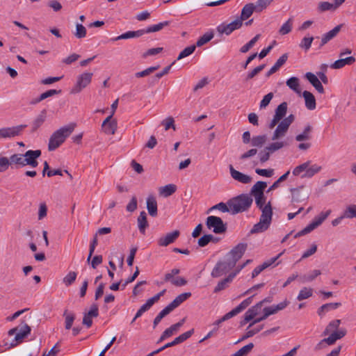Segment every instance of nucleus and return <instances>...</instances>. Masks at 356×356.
Returning <instances> with one entry per match:
<instances>
[{
	"label": "nucleus",
	"instance_id": "nucleus-1",
	"mask_svg": "<svg viewBox=\"0 0 356 356\" xmlns=\"http://www.w3.org/2000/svg\"><path fill=\"white\" fill-rule=\"evenodd\" d=\"M75 127L76 124L74 123H70L68 125L64 126L54 131L50 136L49 140V151H54L58 148L65 141L66 138L73 132Z\"/></svg>",
	"mask_w": 356,
	"mask_h": 356
},
{
	"label": "nucleus",
	"instance_id": "nucleus-2",
	"mask_svg": "<svg viewBox=\"0 0 356 356\" xmlns=\"http://www.w3.org/2000/svg\"><path fill=\"white\" fill-rule=\"evenodd\" d=\"M253 202L252 198L248 194H241L230 199L227 204L232 214H236L247 211Z\"/></svg>",
	"mask_w": 356,
	"mask_h": 356
},
{
	"label": "nucleus",
	"instance_id": "nucleus-3",
	"mask_svg": "<svg viewBox=\"0 0 356 356\" xmlns=\"http://www.w3.org/2000/svg\"><path fill=\"white\" fill-rule=\"evenodd\" d=\"M206 225L208 229L213 230L216 234H224L227 231V224L224 223L222 220L218 216H210L206 220Z\"/></svg>",
	"mask_w": 356,
	"mask_h": 356
},
{
	"label": "nucleus",
	"instance_id": "nucleus-4",
	"mask_svg": "<svg viewBox=\"0 0 356 356\" xmlns=\"http://www.w3.org/2000/svg\"><path fill=\"white\" fill-rule=\"evenodd\" d=\"M235 266L234 263L225 257L224 261H219L213 268L211 275L213 277H219L228 273Z\"/></svg>",
	"mask_w": 356,
	"mask_h": 356
},
{
	"label": "nucleus",
	"instance_id": "nucleus-5",
	"mask_svg": "<svg viewBox=\"0 0 356 356\" xmlns=\"http://www.w3.org/2000/svg\"><path fill=\"white\" fill-rule=\"evenodd\" d=\"M248 247L245 243H240L234 247L227 254L226 257L229 261L234 263L236 266V262L243 257Z\"/></svg>",
	"mask_w": 356,
	"mask_h": 356
},
{
	"label": "nucleus",
	"instance_id": "nucleus-6",
	"mask_svg": "<svg viewBox=\"0 0 356 356\" xmlns=\"http://www.w3.org/2000/svg\"><path fill=\"white\" fill-rule=\"evenodd\" d=\"M243 26V22L236 18L229 24L222 23L216 28L219 34H225L226 35H230L235 30H238Z\"/></svg>",
	"mask_w": 356,
	"mask_h": 356
},
{
	"label": "nucleus",
	"instance_id": "nucleus-7",
	"mask_svg": "<svg viewBox=\"0 0 356 356\" xmlns=\"http://www.w3.org/2000/svg\"><path fill=\"white\" fill-rule=\"evenodd\" d=\"M26 127V124H20L15 127L1 128L0 129V138H11L19 136Z\"/></svg>",
	"mask_w": 356,
	"mask_h": 356
},
{
	"label": "nucleus",
	"instance_id": "nucleus-8",
	"mask_svg": "<svg viewBox=\"0 0 356 356\" xmlns=\"http://www.w3.org/2000/svg\"><path fill=\"white\" fill-rule=\"evenodd\" d=\"M93 74L91 72H84L79 76L76 86L72 90V93H79L85 88L92 80Z\"/></svg>",
	"mask_w": 356,
	"mask_h": 356
},
{
	"label": "nucleus",
	"instance_id": "nucleus-9",
	"mask_svg": "<svg viewBox=\"0 0 356 356\" xmlns=\"http://www.w3.org/2000/svg\"><path fill=\"white\" fill-rule=\"evenodd\" d=\"M99 316V309L97 304H92L90 306V310L84 313L82 323L88 328L90 327L92 325V318Z\"/></svg>",
	"mask_w": 356,
	"mask_h": 356
},
{
	"label": "nucleus",
	"instance_id": "nucleus-10",
	"mask_svg": "<svg viewBox=\"0 0 356 356\" xmlns=\"http://www.w3.org/2000/svg\"><path fill=\"white\" fill-rule=\"evenodd\" d=\"M289 125L283 120H281L273 132L271 140H276L284 137L287 133Z\"/></svg>",
	"mask_w": 356,
	"mask_h": 356
},
{
	"label": "nucleus",
	"instance_id": "nucleus-11",
	"mask_svg": "<svg viewBox=\"0 0 356 356\" xmlns=\"http://www.w3.org/2000/svg\"><path fill=\"white\" fill-rule=\"evenodd\" d=\"M229 172L231 177L236 181L241 182L242 184H249L252 181V177L248 175H245L234 168V167L230 165Z\"/></svg>",
	"mask_w": 356,
	"mask_h": 356
},
{
	"label": "nucleus",
	"instance_id": "nucleus-12",
	"mask_svg": "<svg viewBox=\"0 0 356 356\" xmlns=\"http://www.w3.org/2000/svg\"><path fill=\"white\" fill-rule=\"evenodd\" d=\"M31 327L24 321H22L18 326V332L15 337V341L21 342L23 339L26 338L31 333Z\"/></svg>",
	"mask_w": 356,
	"mask_h": 356
},
{
	"label": "nucleus",
	"instance_id": "nucleus-13",
	"mask_svg": "<svg viewBox=\"0 0 356 356\" xmlns=\"http://www.w3.org/2000/svg\"><path fill=\"white\" fill-rule=\"evenodd\" d=\"M10 165L12 168H19L26 165L24 154H14L9 158Z\"/></svg>",
	"mask_w": 356,
	"mask_h": 356
},
{
	"label": "nucleus",
	"instance_id": "nucleus-14",
	"mask_svg": "<svg viewBox=\"0 0 356 356\" xmlns=\"http://www.w3.org/2000/svg\"><path fill=\"white\" fill-rule=\"evenodd\" d=\"M179 230H175L172 232L168 233L165 236L161 237L158 240V244L160 246H167L172 243L179 236Z\"/></svg>",
	"mask_w": 356,
	"mask_h": 356
},
{
	"label": "nucleus",
	"instance_id": "nucleus-15",
	"mask_svg": "<svg viewBox=\"0 0 356 356\" xmlns=\"http://www.w3.org/2000/svg\"><path fill=\"white\" fill-rule=\"evenodd\" d=\"M342 24L337 25L333 29L328 31L327 33L323 34L322 35L321 42L319 46V48H321L325 44H327L330 40L333 39L340 31Z\"/></svg>",
	"mask_w": 356,
	"mask_h": 356
},
{
	"label": "nucleus",
	"instance_id": "nucleus-16",
	"mask_svg": "<svg viewBox=\"0 0 356 356\" xmlns=\"http://www.w3.org/2000/svg\"><path fill=\"white\" fill-rule=\"evenodd\" d=\"M305 77L319 93L323 94L325 92L324 88L321 81L315 74L312 72H307Z\"/></svg>",
	"mask_w": 356,
	"mask_h": 356
},
{
	"label": "nucleus",
	"instance_id": "nucleus-17",
	"mask_svg": "<svg viewBox=\"0 0 356 356\" xmlns=\"http://www.w3.org/2000/svg\"><path fill=\"white\" fill-rule=\"evenodd\" d=\"M346 334V330L345 328L333 331L328 337L324 339L323 341H326L329 346L333 345L337 340L343 338Z\"/></svg>",
	"mask_w": 356,
	"mask_h": 356
},
{
	"label": "nucleus",
	"instance_id": "nucleus-18",
	"mask_svg": "<svg viewBox=\"0 0 356 356\" xmlns=\"http://www.w3.org/2000/svg\"><path fill=\"white\" fill-rule=\"evenodd\" d=\"M254 11L257 12V8L254 3H250L245 4L242 8L240 17L237 18L243 22L248 19L252 15Z\"/></svg>",
	"mask_w": 356,
	"mask_h": 356
},
{
	"label": "nucleus",
	"instance_id": "nucleus-19",
	"mask_svg": "<svg viewBox=\"0 0 356 356\" xmlns=\"http://www.w3.org/2000/svg\"><path fill=\"white\" fill-rule=\"evenodd\" d=\"M267 186V184L265 181H259L252 187L250 190V195H252L254 197L258 196H263L264 195V191Z\"/></svg>",
	"mask_w": 356,
	"mask_h": 356
},
{
	"label": "nucleus",
	"instance_id": "nucleus-20",
	"mask_svg": "<svg viewBox=\"0 0 356 356\" xmlns=\"http://www.w3.org/2000/svg\"><path fill=\"white\" fill-rule=\"evenodd\" d=\"M355 62V58L354 56H349L347 58H340L339 60L334 61L330 67L332 69H341L345 65H350Z\"/></svg>",
	"mask_w": 356,
	"mask_h": 356
},
{
	"label": "nucleus",
	"instance_id": "nucleus-21",
	"mask_svg": "<svg viewBox=\"0 0 356 356\" xmlns=\"http://www.w3.org/2000/svg\"><path fill=\"white\" fill-rule=\"evenodd\" d=\"M236 275V273L232 272L226 278L220 281L214 288L213 293H218L225 289L228 286V284L232 282Z\"/></svg>",
	"mask_w": 356,
	"mask_h": 356
},
{
	"label": "nucleus",
	"instance_id": "nucleus-22",
	"mask_svg": "<svg viewBox=\"0 0 356 356\" xmlns=\"http://www.w3.org/2000/svg\"><path fill=\"white\" fill-rule=\"evenodd\" d=\"M143 31L142 29L137 30V31H129L124 33H122L116 38H111V40L115 42L120 40H127L129 38H139L142 35H143Z\"/></svg>",
	"mask_w": 356,
	"mask_h": 356
},
{
	"label": "nucleus",
	"instance_id": "nucleus-23",
	"mask_svg": "<svg viewBox=\"0 0 356 356\" xmlns=\"http://www.w3.org/2000/svg\"><path fill=\"white\" fill-rule=\"evenodd\" d=\"M191 296V292L181 293L177 296L169 305H168V306L173 311Z\"/></svg>",
	"mask_w": 356,
	"mask_h": 356
},
{
	"label": "nucleus",
	"instance_id": "nucleus-24",
	"mask_svg": "<svg viewBox=\"0 0 356 356\" xmlns=\"http://www.w3.org/2000/svg\"><path fill=\"white\" fill-rule=\"evenodd\" d=\"M261 210V215L260 216V220L268 223L270 225L272 220L273 216V210L271 207L270 202H268L263 209H260Z\"/></svg>",
	"mask_w": 356,
	"mask_h": 356
},
{
	"label": "nucleus",
	"instance_id": "nucleus-25",
	"mask_svg": "<svg viewBox=\"0 0 356 356\" xmlns=\"http://www.w3.org/2000/svg\"><path fill=\"white\" fill-rule=\"evenodd\" d=\"M193 333H194V329H191V330L181 334L179 337H176L172 341L166 343V346L172 347V346H176L179 343H181L185 341L186 340H187L188 338H190Z\"/></svg>",
	"mask_w": 356,
	"mask_h": 356
},
{
	"label": "nucleus",
	"instance_id": "nucleus-26",
	"mask_svg": "<svg viewBox=\"0 0 356 356\" xmlns=\"http://www.w3.org/2000/svg\"><path fill=\"white\" fill-rule=\"evenodd\" d=\"M47 118V111L43 109L32 122V132L37 131L44 122Z\"/></svg>",
	"mask_w": 356,
	"mask_h": 356
},
{
	"label": "nucleus",
	"instance_id": "nucleus-27",
	"mask_svg": "<svg viewBox=\"0 0 356 356\" xmlns=\"http://www.w3.org/2000/svg\"><path fill=\"white\" fill-rule=\"evenodd\" d=\"M147 209L149 214L156 217L158 214L157 202L154 197L149 196L147 199Z\"/></svg>",
	"mask_w": 356,
	"mask_h": 356
},
{
	"label": "nucleus",
	"instance_id": "nucleus-28",
	"mask_svg": "<svg viewBox=\"0 0 356 356\" xmlns=\"http://www.w3.org/2000/svg\"><path fill=\"white\" fill-rule=\"evenodd\" d=\"M302 97L305 101V106L309 110H314L316 108V99L312 92L305 90L302 92Z\"/></svg>",
	"mask_w": 356,
	"mask_h": 356
},
{
	"label": "nucleus",
	"instance_id": "nucleus-29",
	"mask_svg": "<svg viewBox=\"0 0 356 356\" xmlns=\"http://www.w3.org/2000/svg\"><path fill=\"white\" fill-rule=\"evenodd\" d=\"M261 309V303H257L254 306L248 309L245 313V322H249L259 314Z\"/></svg>",
	"mask_w": 356,
	"mask_h": 356
},
{
	"label": "nucleus",
	"instance_id": "nucleus-30",
	"mask_svg": "<svg viewBox=\"0 0 356 356\" xmlns=\"http://www.w3.org/2000/svg\"><path fill=\"white\" fill-rule=\"evenodd\" d=\"M138 227L141 234H145L146 228L148 227V222L147 220V213L143 211L140 213L139 216L137 219Z\"/></svg>",
	"mask_w": 356,
	"mask_h": 356
},
{
	"label": "nucleus",
	"instance_id": "nucleus-31",
	"mask_svg": "<svg viewBox=\"0 0 356 356\" xmlns=\"http://www.w3.org/2000/svg\"><path fill=\"white\" fill-rule=\"evenodd\" d=\"M341 305V302H330V303H326L323 305L321 307H320L318 309V314L320 316H323L326 312L332 310L336 309L338 307H339Z\"/></svg>",
	"mask_w": 356,
	"mask_h": 356
},
{
	"label": "nucleus",
	"instance_id": "nucleus-32",
	"mask_svg": "<svg viewBox=\"0 0 356 356\" xmlns=\"http://www.w3.org/2000/svg\"><path fill=\"white\" fill-rule=\"evenodd\" d=\"M170 24L169 21H165L160 22L157 24H154L152 26H148L146 29H143L142 31H143V35L145 33H149L153 32H157L163 29L165 26H167Z\"/></svg>",
	"mask_w": 356,
	"mask_h": 356
},
{
	"label": "nucleus",
	"instance_id": "nucleus-33",
	"mask_svg": "<svg viewBox=\"0 0 356 356\" xmlns=\"http://www.w3.org/2000/svg\"><path fill=\"white\" fill-rule=\"evenodd\" d=\"M312 129H313V127L310 124L306 125L303 131L301 134H298L296 136V140L300 142V141L310 140L312 138L310 134L312 131Z\"/></svg>",
	"mask_w": 356,
	"mask_h": 356
},
{
	"label": "nucleus",
	"instance_id": "nucleus-34",
	"mask_svg": "<svg viewBox=\"0 0 356 356\" xmlns=\"http://www.w3.org/2000/svg\"><path fill=\"white\" fill-rule=\"evenodd\" d=\"M41 154L42 152L40 149L26 151L24 154L26 165H28V163H31V161L38 159L41 156Z\"/></svg>",
	"mask_w": 356,
	"mask_h": 356
},
{
	"label": "nucleus",
	"instance_id": "nucleus-35",
	"mask_svg": "<svg viewBox=\"0 0 356 356\" xmlns=\"http://www.w3.org/2000/svg\"><path fill=\"white\" fill-rule=\"evenodd\" d=\"M286 86L291 90H293L297 94H300V83H299V79L293 76L289 78L286 82Z\"/></svg>",
	"mask_w": 356,
	"mask_h": 356
},
{
	"label": "nucleus",
	"instance_id": "nucleus-36",
	"mask_svg": "<svg viewBox=\"0 0 356 356\" xmlns=\"http://www.w3.org/2000/svg\"><path fill=\"white\" fill-rule=\"evenodd\" d=\"M63 316L65 317V328L70 330L75 320V314L73 312H68L67 309L64 311Z\"/></svg>",
	"mask_w": 356,
	"mask_h": 356
},
{
	"label": "nucleus",
	"instance_id": "nucleus-37",
	"mask_svg": "<svg viewBox=\"0 0 356 356\" xmlns=\"http://www.w3.org/2000/svg\"><path fill=\"white\" fill-rule=\"evenodd\" d=\"M288 104L286 102L281 103L275 108L274 116L280 120H282L287 112Z\"/></svg>",
	"mask_w": 356,
	"mask_h": 356
},
{
	"label": "nucleus",
	"instance_id": "nucleus-38",
	"mask_svg": "<svg viewBox=\"0 0 356 356\" xmlns=\"http://www.w3.org/2000/svg\"><path fill=\"white\" fill-rule=\"evenodd\" d=\"M252 298L253 296L246 298L243 302H241L237 307L231 310L234 314V316L237 315L243 310H244L246 307H248L252 303Z\"/></svg>",
	"mask_w": 356,
	"mask_h": 356
},
{
	"label": "nucleus",
	"instance_id": "nucleus-39",
	"mask_svg": "<svg viewBox=\"0 0 356 356\" xmlns=\"http://www.w3.org/2000/svg\"><path fill=\"white\" fill-rule=\"evenodd\" d=\"M266 141L267 136L266 134L253 136L251 140V145L255 147H261Z\"/></svg>",
	"mask_w": 356,
	"mask_h": 356
},
{
	"label": "nucleus",
	"instance_id": "nucleus-40",
	"mask_svg": "<svg viewBox=\"0 0 356 356\" xmlns=\"http://www.w3.org/2000/svg\"><path fill=\"white\" fill-rule=\"evenodd\" d=\"M270 224L259 219V222L255 224L250 230L251 234L263 232L268 229Z\"/></svg>",
	"mask_w": 356,
	"mask_h": 356
},
{
	"label": "nucleus",
	"instance_id": "nucleus-41",
	"mask_svg": "<svg viewBox=\"0 0 356 356\" xmlns=\"http://www.w3.org/2000/svg\"><path fill=\"white\" fill-rule=\"evenodd\" d=\"M171 312H172V310L168 305L162 309L154 319L153 327L155 328L161 322V319L169 314Z\"/></svg>",
	"mask_w": 356,
	"mask_h": 356
},
{
	"label": "nucleus",
	"instance_id": "nucleus-42",
	"mask_svg": "<svg viewBox=\"0 0 356 356\" xmlns=\"http://www.w3.org/2000/svg\"><path fill=\"white\" fill-rule=\"evenodd\" d=\"M341 324V320L337 319L332 321L329 323V324L325 327V330L323 332V335L326 336L329 334L330 332L335 331L334 330H337Z\"/></svg>",
	"mask_w": 356,
	"mask_h": 356
},
{
	"label": "nucleus",
	"instance_id": "nucleus-43",
	"mask_svg": "<svg viewBox=\"0 0 356 356\" xmlns=\"http://www.w3.org/2000/svg\"><path fill=\"white\" fill-rule=\"evenodd\" d=\"M321 170V167L317 165H313L311 167H308L306 169V171L305 173L301 176L302 178H311L315 174L320 172Z\"/></svg>",
	"mask_w": 356,
	"mask_h": 356
},
{
	"label": "nucleus",
	"instance_id": "nucleus-44",
	"mask_svg": "<svg viewBox=\"0 0 356 356\" xmlns=\"http://www.w3.org/2000/svg\"><path fill=\"white\" fill-rule=\"evenodd\" d=\"M176 191L177 186L173 184H167L160 189L161 193L164 197H169L172 195Z\"/></svg>",
	"mask_w": 356,
	"mask_h": 356
},
{
	"label": "nucleus",
	"instance_id": "nucleus-45",
	"mask_svg": "<svg viewBox=\"0 0 356 356\" xmlns=\"http://www.w3.org/2000/svg\"><path fill=\"white\" fill-rule=\"evenodd\" d=\"M213 36H214V34H213V31H209V32L205 33L203 35H202L197 40L195 46L202 47V45H204V44L207 43L211 40H212Z\"/></svg>",
	"mask_w": 356,
	"mask_h": 356
},
{
	"label": "nucleus",
	"instance_id": "nucleus-46",
	"mask_svg": "<svg viewBox=\"0 0 356 356\" xmlns=\"http://www.w3.org/2000/svg\"><path fill=\"white\" fill-rule=\"evenodd\" d=\"M118 128L117 120L113 119L111 123L107 124L105 127H102V129L106 134L113 135Z\"/></svg>",
	"mask_w": 356,
	"mask_h": 356
},
{
	"label": "nucleus",
	"instance_id": "nucleus-47",
	"mask_svg": "<svg viewBox=\"0 0 356 356\" xmlns=\"http://www.w3.org/2000/svg\"><path fill=\"white\" fill-rule=\"evenodd\" d=\"M321 271L319 270H314L309 275H304L299 277L300 281L302 283L312 282L313 281L317 276L321 275Z\"/></svg>",
	"mask_w": 356,
	"mask_h": 356
},
{
	"label": "nucleus",
	"instance_id": "nucleus-48",
	"mask_svg": "<svg viewBox=\"0 0 356 356\" xmlns=\"http://www.w3.org/2000/svg\"><path fill=\"white\" fill-rule=\"evenodd\" d=\"M318 225L316 224V222L313 220L311 223H309L307 226H306L303 229L298 232L295 236L294 238H297L301 236H303L305 234H307L312 231H313L314 229H316Z\"/></svg>",
	"mask_w": 356,
	"mask_h": 356
},
{
	"label": "nucleus",
	"instance_id": "nucleus-49",
	"mask_svg": "<svg viewBox=\"0 0 356 356\" xmlns=\"http://www.w3.org/2000/svg\"><path fill=\"white\" fill-rule=\"evenodd\" d=\"M77 273L74 271H70L63 279V282L66 286L72 285L76 279Z\"/></svg>",
	"mask_w": 356,
	"mask_h": 356
},
{
	"label": "nucleus",
	"instance_id": "nucleus-50",
	"mask_svg": "<svg viewBox=\"0 0 356 356\" xmlns=\"http://www.w3.org/2000/svg\"><path fill=\"white\" fill-rule=\"evenodd\" d=\"M314 37L312 36H310V37H304L300 44H299V47L304 49L305 51H308L311 46H312V42L314 40Z\"/></svg>",
	"mask_w": 356,
	"mask_h": 356
},
{
	"label": "nucleus",
	"instance_id": "nucleus-51",
	"mask_svg": "<svg viewBox=\"0 0 356 356\" xmlns=\"http://www.w3.org/2000/svg\"><path fill=\"white\" fill-rule=\"evenodd\" d=\"M343 217L345 218H356V204L348 206L343 213Z\"/></svg>",
	"mask_w": 356,
	"mask_h": 356
},
{
	"label": "nucleus",
	"instance_id": "nucleus-52",
	"mask_svg": "<svg viewBox=\"0 0 356 356\" xmlns=\"http://www.w3.org/2000/svg\"><path fill=\"white\" fill-rule=\"evenodd\" d=\"M293 20L289 18L280 29L279 33L281 35H286L291 31Z\"/></svg>",
	"mask_w": 356,
	"mask_h": 356
},
{
	"label": "nucleus",
	"instance_id": "nucleus-53",
	"mask_svg": "<svg viewBox=\"0 0 356 356\" xmlns=\"http://www.w3.org/2000/svg\"><path fill=\"white\" fill-rule=\"evenodd\" d=\"M159 65H156V66H152V67H149L141 72H136L135 74V76L137 77V78H140V77H145V76H147L148 75H149L151 73L154 72V71L157 70L159 68Z\"/></svg>",
	"mask_w": 356,
	"mask_h": 356
},
{
	"label": "nucleus",
	"instance_id": "nucleus-54",
	"mask_svg": "<svg viewBox=\"0 0 356 356\" xmlns=\"http://www.w3.org/2000/svg\"><path fill=\"white\" fill-rule=\"evenodd\" d=\"M263 328H264V325H259V326L254 327L252 330H248L246 332V333L245 334V335H243L241 339L238 340V341L236 343L240 342L242 340H244L248 338L253 337L254 334H256L257 333L260 332Z\"/></svg>",
	"mask_w": 356,
	"mask_h": 356
},
{
	"label": "nucleus",
	"instance_id": "nucleus-55",
	"mask_svg": "<svg viewBox=\"0 0 356 356\" xmlns=\"http://www.w3.org/2000/svg\"><path fill=\"white\" fill-rule=\"evenodd\" d=\"M196 49L195 45H191L187 47H186L183 51L180 52L177 57V60H181L186 56H190L192 54Z\"/></svg>",
	"mask_w": 356,
	"mask_h": 356
},
{
	"label": "nucleus",
	"instance_id": "nucleus-56",
	"mask_svg": "<svg viewBox=\"0 0 356 356\" xmlns=\"http://www.w3.org/2000/svg\"><path fill=\"white\" fill-rule=\"evenodd\" d=\"M86 29L81 24H76V32L74 33V35L76 38L81 39L85 38L86 35Z\"/></svg>",
	"mask_w": 356,
	"mask_h": 356
},
{
	"label": "nucleus",
	"instance_id": "nucleus-57",
	"mask_svg": "<svg viewBox=\"0 0 356 356\" xmlns=\"http://www.w3.org/2000/svg\"><path fill=\"white\" fill-rule=\"evenodd\" d=\"M312 296V289L304 287L302 289H301L300 291L299 294L297 297V299L299 301H301L305 299L309 298Z\"/></svg>",
	"mask_w": 356,
	"mask_h": 356
},
{
	"label": "nucleus",
	"instance_id": "nucleus-58",
	"mask_svg": "<svg viewBox=\"0 0 356 356\" xmlns=\"http://www.w3.org/2000/svg\"><path fill=\"white\" fill-rule=\"evenodd\" d=\"M285 145L286 144L284 142L277 141L270 143L269 145L266 146V150L269 151L272 154L284 147Z\"/></svg>",
	"mask_w": 356,
	"mask_h": 356
},
{
	"label": "nucleus",
	"instance_id": "nucleus-59",
	"mask_svg": "<svg viewBox=\"0 0 356 356\" xmlns=\"http://www.w3.org/2000/svg\"><path fill=\"white\" fill-rule=\"evenodd\" d=\"M219 210L223 213H225V212H229L231 211H230V209L228 206L227 204H225L224 202H220L213 207H211L207 211V213H209V211H212V210Z\"/></svg>",
	"mask_w": 356,
	"mask_h": 356
},
{
	"label": "nucleus",
	"instance_id": "nucleus-60",
	"mask_svg": "<svg viewBox=\"0 0 356 356\" xmlns=\"http://www.w3.org/2000/svg\"><path fill=\"white\" fill-rule=\"evenodd\" d=\"M266 67L265 64L260 65L255 68H254L252 71L248 72L247 74L246 81H248L250 79H253L257 74H258L259 72H261Z\"/></svg>",
	"mask_w": 356,
	"mask_h": 356
},
{
	"label": "nucleus",
	"instance_id": "nucleus-61",
	"mask_svg": "<svg viewBox=\"0 0 356 356\" xmlns=\"http://www.w3.org/2000/svg\"><path fill=\"white\" fill-rule=\"evenodd\" d=\"M213 239H214V236L212 234H204L199 238L197 243L200 247H205Z\"/></svg>",
	"mask_w": 356,
	"mask_h": 356
},
{
	"label": "nucleus",
	"instance_id": "nucleus-62",
	"mask_svg": "<svg viewBox=\"0 0 356 356\" xmlns=\"http://www.w3.org/2000/svg\"><path fill=\"white\" fill-rule=\"evenodd\" d=\"M318 9L321 12H325L330 10H335V7L333 3L327 1L320 2L318 6Z\"/></svg>",
	"mask_w": 356,
	"mask_h": 356
},
{
	"label": "nucleus",
	"instance_id": "nucleus-63",
	"mask_svg": "<svg viewBox=\"0 0 356 356\" xmlns=\"http://www.w3.org/2000/svg\"><path fill=\"white\" fill-rule=\"evenodd\" d=\"M310 161H307L301 165H298L293 170V175L295 176H298L302 172H305L306 169L309 165Z\"/></svg>",
	"mask_w": 356,
	"mask_h": 356
},
{
	"label": "nucleus",
	"instance_id": "nucleus-64",
	"mask_svg": "<svg viewBox=\"0 0 356 356\" xmlns=\"http://www.w3.org/2000/svg\"><path fill=\"white\" fill-rule=\"evenodd\" d=\"M330 213H331V210H327L325 212H321L318 216L314 218V220L319 226L329 216Z\"/></svg>",
	"mask_w": 356,
	"mask_h": 356
}]
</instances>
